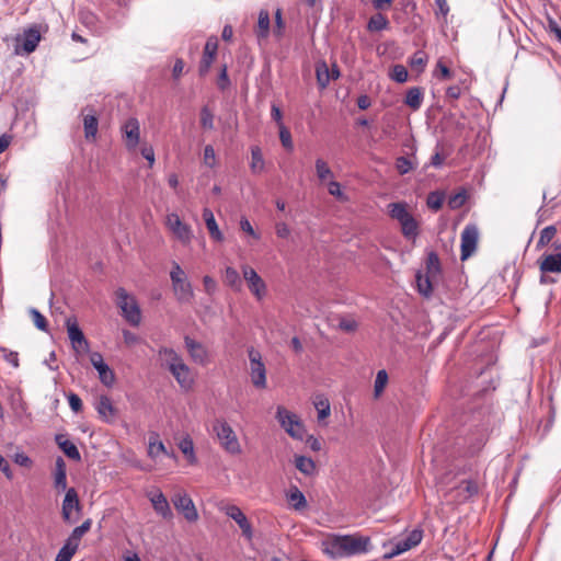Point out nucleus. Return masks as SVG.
<instances>
[{"instance_id": "8", "label": "nucleus", "mask_w": 561, "mask_h": 561, "mask_svg": "<svg viewBox=\"0 0 561 561\" xmlns=\"http://www.w3.org/2000/svg\"><path fill=\"white\" fill-rule=\"evenodd\" d=\"M65 324L73 351L78 355L88 353L90 351V344L82 330L79 328L77 319L73 317L67 318Z\"/></svg>"}, {"instance_id": "1", "label": "nucleus", "mask_w": 561, "mask_h": 561, "mask_svg": "<svg viewBox=\"0 0 561 561\" xmlns=\"http://www.w3.org/2000/svg\"><path fill=\"white\" fill-rule=\"evenodd\" d=\"M369 546V538L345 535L335 536L327 548V552L333 558H344L366 552Z\"/></svg>"}, {"instance_id": "3", "label": "nucleus", "mask_w": 561, "mask_h": 561, "mask_svg": "<svg viewBox=\"0 0 561 561\" xmlns=\"http://www.w3.org/2000/svg\"><path fill=\"white\" fill-rule=\"evenodd\" d=\"M170 278L176 300L181 304H190L194 298L193 287L191 282H188L185 272L176 262H173L172 264Z\"/></svg>"}, {"instance_id": "29", "label": "nucleus", "mask_w": 561, "mask_h": 561, "mask_svg": "<svg viewBox=\"0 0 561 561\" xmlns=\"http://www.w3.org/2000/svg\"><path fill=\"white\" fill-rule=\"evenodd\" d=\"M159 454H164L171 458H174V454H170L165 449L164 444L161 440H159L158 434L152 433L149 437L148 456L154 459L159 456Z\"/></svg>"}, {"instance_id": "7", "label": "nucleus", "mask_w": 561, "mask_h": 561, "mask_svg": "<svg viewBox=\"0 0 561 561\" xmlns=\"http://www.w3.org/2000/svg\"><path fill=\"white\" fill-rule=\"evenodd\" d=\"M276 419L289 436L296 439L304 438L305 427L295 413L286 410L283 407H278Z\"/></svg>"}, {"instance_id": "2", "label": "nucleus", "mask_w": 561, "mask_h": 561, "mask_svg": "<svg viewBox=\"0 0 561 561\" xmlns=\"http://www.w3.org/2000/svg\"><path fill=\"white\" fill-rule=\"evenodd\" d=\"M389 215L401 226V232L407 240L414 241L420 233L419 222L409 213L408 206L403 202L391 203L388 205Z\"/></svg>"}, {"instance_id": "50", "label": "nucleus", "mask_w": 561, "mask_h": 561, "mask_svg": "<svg viewBox=\"0 0 561 561\" xmlns=\"http://www.w3.org/2000/svg\"><path fill=\"white\" fill-rule=\"evenodd\" d=\"M390 77L398 83H404L408 80V70L402 65H394L392 67Z\"/></svg>"}, {"instance_id": "48", "label": "nucleus", "mask_w": 561, "mask_h": 561, "mask_svg": "<svg viewBox=\"0 0 561 561\" xmlns=\"http://www.w3.org/2000/svg\"><path fill=\"white\" fill-rule=\"evenodd\" d=\"M416 285L419 293L425 297H428L432 293V284L428 276L423 277L421 274L416 275Z\"/></svg>"}, {"instance_id": "47", "label": "nucleus", "mask_w": 561, "mask_h": 561, "mask_svg": "<svg viewBox=\"0 0 561 561\" xmlns=\"http://www.w3.org/2000/svg\"><path fill=\"white\" fill-rule=\"evenodd\" d=\"M30 314L32 317V320L34 322V325L44 332H47L48 330V323L46 318L35 308L30 309Z\"/></svg>"}, {"instance_id": "40", "label": "nucleus", "mask_w": 561, "mask_h": 561, "mask_svg": "<svg viewBox=\"0 0 561 561\" xmlns=\"http://www.w3.org/2000/svg\"><path fill=\"white\" fill-rule=\"evenodd\" d=\"M295 466L300 472L307 476L312 474L316 468L313 460L305 456H296Z\"/></svg>"}, {"instance_id": "42", "label": "nucleus", "mask_w": 561, "mask_h": 561, "mask_svg": "<svg viewBox=\"0 0 561 561\" xmlns=\"http://www.w3.org/2000/svg\"><path fill=\"white\" fill-rule=\"evenodd\" d=\"M314 408L318 412V421L321 422L331 413L330 402L327 398L320 396L314 401Z\"/></svg>"}, {"instance_id": "57", "label": "nucleus", "mask_w": 561, "mask_h": 561, "mask_svg": "<svg viewBox=\"0 0 561 561\" xmlns=\"http://www.w3.org/2000/svg\"><path fill=\"white\" fill-rule=\"evenodd\" d=\"M216 162L215 150L210 145H207L204 149V163L209 168H213Z\"/></svg>"}, {"instance_id": "21", "label": "nucleus", "mask_w": 561, "mask_h": 561, "mask_svg": "<svg viewBox=\"0 0 561 561\" xmlns=\"http://www.w3.org/2000/svg\"><path fill=\"white\" fill-rule=\"evenodd\" d=\"M80 510V502L78 499L77 491L73 488L67 490L64 502H62V518L66 522L71 520V515L73 511Z\"/></svg>"}, {"instance_id": "39", "label": "nucleus", "mask_w": 561, "mask_h": 561, "mask_svg": "<svg viewBox=\"0 0 561 561\" xmlns=\"http://www.w3.org/2000/svg\"><path fill=\"white\" fill-rule=\"evenodd\" d=\"M180 450L186 456L191 463L196 462V456L194 453V443L190 436L183 437L179 443Z\"/></svg>"}, {"instance_id": "46", "label": "nucleus", "mask_w": 561, "mask_h": 561, "mask_svg": "<svg viewBox=\"0 0 561 561\" xmlns=\"http://www.w3.org/2000/svg\"><path fill=\"white\" fill-rule=\"evenodd\" d=\"M388 383V374L385 369L377 373L374 383V397L379 398Z\"/></svg>"}, {"instance_id": "53", "label": "nucleus", "mask_w": 561, "mask_h": 561, "mask_svg": "<svg viewBox=\"0 0 561 561\" xmlns=\"http://www.w3.org/2000/svg\"><path fill=\"white\" fill-rule=\"evenodd\" d=\"M328 192L339 201H346V195L343 193L339 182L330 180L328 183Z\"/></svg>"}, {"instance_id": "56", "label": "nucleus", "mask_w": 561, "mask_h": 561, "mask_svg": "<svg viewBox=\"0 0 561 561\" xmlns=\"http://www.w3.org/2000/svg\"><path fill=\"white\" fill-rule=\"evenodd\" d=\"M217 85L221 91H225L230 85V80L227 73V67L222 66L220 73L218 76Z\"/></svg>"}, {"instance_id": "14", "label": "nucleus", "mask_w": 561, "mask_h": 561, "mask_svg": "<svg viewBox=\"0 0 561 561\" xmlns=\"http://www.w3.org/2000/svg\"><path fill=\"white\" fill-rule=\"evenodd\" d=\"M90 362L98 371L100 381L106 387H112L115 382V374L104 362L103 356L99 352H92Z\"/></svg>"}, {"instance_id": "18", "label": "nucleus", "mask_w": 561, "mask_h": 561, "mask_svg": "<svg viewBox=\"0 0 561 561\" xmlns=\"http://www.w3.org/2000/svg\"><path fill=\"white\" fill-rule=\"evenodd\" d=\"M225 513L231 519H233L238 526L241 528L242 534L245 538L251 539L253 536V530L250 522L248 520L244 513L236 505H228L225 508Z\"/></svg>"}, {"instance_id": "11", "label": "nucleus", "mask_w": 561, "mask_h": 561, "mask_svg": "<svg viewBox=\"0 0 561 561\" xmlns=\"http://www.w3.org/2000/svg\"><path fill=\"white\" fill-rule=\"evenodd\" d=\"M242 275L248 284L250 291L255 296L257 300L263 299L266 295V285L262 277L249 265L242 266Z\"/></svg>"}, {"instance_id": "20", "label": "nucleus", "mask_w": 561, "mask_h": 561, "mask_svg": "<svg viewBox=\"0 0 561 561\" xmlns=\"http://www.w3.org/2000/svg\"><path fill=\"white\" fill-rule=\"evenodd\" d=\"M148 497L157 514L161 515L165 519L172 518L173 514L171 507L169 505L167 497L161 491L149 493Z\"/></svg>"}, {"instance_id": "62", "label": "nucleus", "mask_w": 561, "mask_h": 561, "mask_svg": "<svg viewBox=\"0 0 561 561\" xmlns=\"http://www.w3.org/2000/svg\"><path fill=\"white\" fill-rule=\"evenodd\" d=\"M465 202H466V195L463 193H459L449 198L448 205L450 208L455 209V208L461 207Z\"/></svg>"}, {"instance_id": "15", "label": "nucleus", "mask_w": 561, "mask_h": 561, "mask_svg": "<svg viewBox=\"0 0 561 561\" xmlns=\"http://www.w3.org/2000/svg\"><path fill=\"white\" fill-rule=\"evenodd\" d=\"M184 344L194 363L198 365H206L209 362L208 351L201 342L185 335Z\"/></svg>"}, {"instance_id": "25", "label": "nucleus", "mask_w": 561, "mask_h": 561, "mask_svg": "<svg viewBox=\"0 0 561 561\" xmlns=\"http://www.w3.org/2000/svg\"><path fill=\"white\" fill-rule=\"evenodd\" d=\"M96 411L99 415L106 422L112 421L115 417L116 410L112 404L111 399L107 396H101L96 403Z\"/></svg>"}, {"instance_id": "60", "label": "nucleus", "mask_w": 561, "mask_h": 561, "mask_svg": "<svg viewBox=\"0 0 561 561\" xmlns=\"http://www.w3.org/2000/svg\"><path fill=\"white\" fill-rule=\"evenodd\" d=\"M439 267V260L435 253H430L427 257V272L435 274Z\"/></svg>"}, {"instance_id": "19", "label": "nucleus", "mask_w": 561, "mask_h": 561, "mask_svg": "<svg viewBox=\"0 0 561 561\" xmlns=\"http://www.w3.org/2000/svg\"><path fill=\"white\" fill-rule=\"evenodd\" d=\"M217 49H218L217 38L216 37L208 38L205 44L204 54H203V57H202V60L199 64L198 70H199L201 76H205L208 72V70L215 59V56L217 54Z\"/></svg>"}, {"instance_id": "26", "label": "nucleus", "mask_w": 561, "mask_h": 561, "mask_svg": "<svg viewBox=\"0 0 561 561\" xmlns=\"http://www.w3.org/2000/svg\"><path fill=\"white\" fill-rule=\"evenodd\" d=\"M158 354L162 360V365L169 370L184 362L183 358L170 347H160Z\"/></svg>"}, {"instance_id": "51", "label": "nucleus", "mask_w": 561, "mask_h": 561, "mask_svg": "<svg viewBox=\"0 0 561 561\" xmlns=\"http://www.w3.org/2000/svg\"><path fill=\"white\" fill-rule=\"evenodd\" d=\"M201 125L205 129L214 128V115L208 106H203L201 110Z\"/></svg>"}, {"instance_id": "44", "label": "nucleus", "mask_w": 561, "mask_h": 561, "mask_svg": "<svg viewBox=\"0 0 561 561\" xmlns=\"http://www.w3.org/2000/svg\"><path fill=\"white\" fill-rule=\"evenodd\" d=\"M90 528H91V519H87L80 526L76 527L72 530L70 537L67 540L70 541L71 543L77 545V547H78L79 541L90 530Z\"/></svg>"}, {"instance_id": "58", "label": "nucleus", "mask_w": 561, "mask_h": 561, "mask_svg": "<svg viewBox=\"0 0 561 561\" xmlns=\"http://www.w3.org/2000/svg\"><path fill=\"white\" fill-rule=\"evenodd\" d=\"M443 205V197L436 193H431L427 198V206L431 209L438 210Z\"/></svg>"}, {"instance_id": "10", "label": "nucleus", "mask_w": 561, "mask_h": 561, "mask_svg": "<svg viewBox=\"0 0 561 561\" xmlns=\"http://www.w3.org/2000/svg\"><path fill=\"white\" fill-rule=\"evenodd\" d=\"M479 230L474 225H467L461 232V261H466L470 257L478 244Z\"/></svg>"}, {"instance_id": "22", "label": "nucleus", "mask_w": 561, "mask_h": 561, "mask_svg": "<svg viewBox=\"0 0 561 561\" xmlns=\"http://www.w3.org/2000/svg\"><path fill=\"white\" fill-rule=\"evenodd\" d=\"M556 249L561 250V244L556 245ZM540 271L542 273H561V252L545 255L540 263Z\"/></svg>"}, {"instance_id": "34", "label": "nucleus", "mask_w": 561, "mask_h": 561, "mask_svg": "<svg viewBox=\"0 0 561 561\" xmlns=\"http://www.w3.org/2000/svg\"><path fill=\"white\" fill-rule=\"evenodd\" d=\"M457 490L459 495L461 496V500L466 501L472 497L473 495L478 494L479 486L474 481L465 480L460 483Z\"/></svg>"}, {"instance_id": "63", "label": "nucleus", "mask_w": 561, "mask_h": 561, "mask_svg": "<svg viewBox=\"0 0 561 561\" xmlns=\"http://www.w3.org/2000/svg\"><path fill=\"white\" fill-rule=\"evenodd\" d=\"M339 327L345 332H352L356 329L357 323L354 319L342 318L340 320Z\"/></svg>"}, {"instance_id": "27", "label": "nucleus", "mask_w": 561, "mask_h": 561, "mask_svg": "<svg viewBox=\"0 0 561 561\" xmlns=\"http://www.w3.org/2000/svg\"><path fill=\"white\" fill-rule=\"evenodd\" d=\"M41 41L39 31L32 27L24 32L22 38V48L26 54L33 53Z\"/></svg>"}, {"instance_id": "45", "label": "nucleus", "mask_w": 561, "mask_h": 561, "mask_svg": "<svg viewBox=\"0 0 561 561\" xmlns=\"http://www.w3.org/2000/svg\"><path fill=\"white\" fill-rule=\"evenodd\" d=\"M78 547L75 543H71L70 541H66V543L61 547V549L58 551L55 561H70L76 553Z\"/></svg>"}, {"instance_id": "41", "label": "nucleus", "mask_w": 561, "mask_h": 561, "mask_svg": "<svg viewBox=\"0 0 561 561\" xmlns=\"http://www.w3.org/2000/svg\"><path fill=\"white\" fill-rule=\"evenodd\" d=\"M316 75L318 84L323 89L331 81V73L325 62H319L316 67Z\"/></svg>"}, {"instance_id": "16", "label": "nucleus", "mask_w": 561, "mask_h": 561, "mask_svg": "<svg viewBox=\"0 0 561 561\" xmlns=\"http://www.w3.org/2000/svg\"><path fill=\"white\" fill-rule=\"evenodd\" d=\"M123 136L127 149L135 150L140 140V126L136 118L127 119L122 126Z\"/></svg>"}, {"instance_id": "35", "label": "nucleus", "mask_w": 561, "mask_h": 561, "mask_svg": "<svg viewBox=\"0 0 561 561\" xmlns=\"http://www.w3.org/2000/svg\"><path fill=\"white\" fill-rule=\"evenodd\" d=\"M423 101V93L420 88H411L405 95V104L413 110H419Z\"/></svg>"}, {"instance_id": "36", "label": "nucleus", "mask_w": 561, "mask_h": 561, "mask_svg": "<svg viewBox=\"0 0 561 561\" xmlns=\"http://www.w3.org/2000/svg\"><path fill=\"white\" fill-rule=\"evenodd\" d=\"M270 33V14L266 10H261L257 19L256 35L259 38H266Z\"/></svg>"}, {"instance_id": "30", "label": "nucleus", "mask_w": 561, "mask_h": 561, "mask_svg": "<svg viewBox=\"0 0 561 561\" xmlns=\"http://www.w3.org/2000/svg\"><path fill=\"white\" fill-rule=\"evenodd\" d=\"M286 496L294 510L301 511L307 507V500L296 485L290 486Z\"/></svg>"}, {"instance_id": "33", "label": "nucleus", "mask_w": 561, "mask_h": 561, "mask_svg": "<svg viewBox=\"0 0 561 561\" xmlns=\"http://www.w3.org/2000/svg\"><path fill=\"white\" fill-rule=\"evenodd\" d=\"M388 26H389V21L381 13H376V14L371 15L367 23V30L369 32H380V31L388 28Z\"/></svg>"}, {"instance_id": "64", "label": "nucleus", "mask_w": 561, "mask_h": 561, "mask_svg": "<svg viewBox=\"0 0 561 561\" xmlns=\"http://www.w3.org/2000/svg\"><path fill=\"white\" fill-rule=\"evenodd\" d=\"M240 228H241L242 231H244L245 233L250 234L254 239H259L260 238V236L254 231L252 225L250 224V221L247 218H241V220H240Z\"/></svg>"}, {"instance_id": "37", "label": "nucleus", "mask_w": 561, "mask_h": 561, "mask_svg": "<svg viewBox=\"0 0 561 561\" xmlns=\"http://www.w3.org/2000/svg\"><path fill=\"white\" fill-rule=\"evenodd\" d=\"M224 280L233 290L241 289L242 282H241L240 275L237 272V270H234L233 267H231V266L226 267Z\"/></svg>"}, {"instance_id": "54", "label": "nucleus", "mask_w": 561, "mask_h": 561, "mask_svg": "<svg viewBox=\"0 0 561 561\" xmlns=\"http://www.w3.org/2000/svg\"><path fill=\"white\" fill-rule=\"evenodd\" d=\"M279 139L282 145L286 148L291 150L293 149V140L290 131L285 127L284 124H280L279 127Z\"/></svg>"}, {"instance_id": "24", "label": "nucleus", "mask_w": 561, "mask_h": 561, "mask_svg": "<svg viewBox=\"0 0 561 561\" xmlns=\"http://www.w3.org/2000/svg\"><path fill=\"white\" fill-rule=\"evenodd\" d=\"M55 440H56L58 447L64 451V454L68 458L76 460V461H79L81 459V456H80V453H79L77 446L72 442L67 439L65 435H62V434L56 435Z\"/></svg>"}, {"instance_id": "23", "label": "nucleus", "mask_w": 561, "mask_h": 561, "mask_svg": "<svg viewBox=\"0 0 561 561\" xmlns=\"http://www.w3.org/2000/svg\"><path fill=\"white\" fill-rule=\"evenodd\" d=\"M54 486L59 491L67 489V470L66 462L61 457L56 459L54 471Z\"/></svg>"}, {"instance_id": "61", "label": "nucleus", "mask_w": 561, "mask_h": 561, "mask_svg": "<svg viewBox=\"0 0 561 561\" xmlns=\"http://www.w3.org/2000/svg\"><path fill=\"white\" fill-rule=\"evenodd\" d=\"M275 23H276V26H275L274 33L276 36L280 37L283 35V31L285 27L280 9H277L275 12Z\"/></svg>"}, {"instance_id": "4", "label": "nucleus", "mask_w": 561, "mask_h": 561, "mask_svg": "<svg viewBox=\"0 0 561 561\" xmlns=\"http://www.w3.org/2000/svg\"><path fill=\"white\" fill-rule=\"evenodd\" d=\"M213 432L215 433L220 446L231 455L241 453V445L233 428L224 420H215L213 423Z\"/></svg>"}, {"instance_id": "28", "label": "nucleus", "mask_w": 561, "mask_h": 561, "mask_svg": "<svg viewBox=\"0 0 561 561\" xmlns=\"http://www.w3.org/2000/svg\"><path fill=\"white\" fill-rule=\"evenodd\" d=\"M203 218L205 220V224H206V227L208 229L210 237L216 241H222L224 234L219 230V227L216 222L215 216L209 208H204Z\"/></svg>"}, {"instance_id": "38", "label": "nucleus", "mask_w": 561, "mask_h": 561, "mask_svg": "<svg viewBox=\"0 0 561 561\" xmlns=\"http://www.w3.org/2000/svg\"><path fill=\"white\" fill-rule=\"evenodd\" d=\"M417 165V162L415 158H408V157H398L396 160V169L397 171L403 175L415 169Z\"/></svg>"}, {"instance_id": "59", "label": "nucleus", "mask_w": 561, "mask_h": 561, "mask_svg": "<svg viewBox=\"0 0 561 561\" xmlns=\"http://www.w3.org/2000/svg\"><path fill=\"white\" fill-rule=\"evenodd\" d=\"M203 285L208 295H213L217 290V282L209 275L203 277Z\"/></svg>"}, {"instance_id": "55", "label": "nucleus", "mask_w": 561, "mask_h": 561, "mask_svg": "<svg viewBox=\"0 0 561 561\" xmlns=\"http://www.w3.org/2000/svg\"><path fill=\"white\" fill-rule=\"evenodd\" d=\"M67 399H68L71 410L75 413H79L82 410V400L80 399V397L78 394H76L73 392H69L67 394Z\"/></svg>"}, {"instance_id": "31", "label": "nucleus", "mask_w": 561, "mask_h": 561, "mask_svg": "<svg viewBox=\"0 0 561 561\" xmlns=\"http://www.w3.org/2000/svg\"><path fill=\"white\" fill-rule=\"evenodd\" d=\"M265 169V161L263 158L262 150L259 146L251 148V163L250 170L253 174H261Z\"/></svg>"}, {"instance_id": "43", "label": "nucleus", "mask_w": 561, "mask_h": 561, "mask_svg": "<svg viewBox=\"0 0 561 561\" xmlns=\"http://www.w3.org/2000/svg\"><path fill=\"white\" fill-rule=\"evenodd\" d=\"M98 118L95 115H85L83 118L84 136L87 139L95 138L98 133Z\"/></svg>"}, {"instance_id": "52", "label": "nucleus", "mask_w": 561, "mask_h": 561, "mask_svg": "<svg viewBox=\"0 0 561 561\" xmlns=\"http://www.w3.org/2000/svg\"><path fill=\"white\" fill-rule=\"evenodd\" d=\"M426 61V55L423 51H416L410 59V66L415 70L422 71Z\"/></svg>"}, {"instance_id": "49", "label": "nucleus", "mask_w": 561, "mask_h": 561, "mask_svg": "<svg viewBox=\"0 0 561 561\" xmlns=\"http://www.w3.org/2000/svg\"><path fill=\"white\" fill-rule=\"evenodd\" d=\"M557 229L554 226H548L543 228L540 232V237L538 240L537 245L538 247H545L556 236Z\"/></svg>"}, {"instance_id": "17", "label": "nucleus", "mask_w": 561, "mask_h": 561, "mask_svg": "<svg viewBox=\"0 0 561 561\" xmlns=\"http://www.w3.org/2000/svg\"><path fill=\"white\" fill-rule=\"evenodd\" d=\"M181 389L184 391H190L194 386V375L191 370V368L183 362L180 365L172 367L171 370H169Z\"/></svg>"}, {"instance_id": "12", "label": "nucleus", "mask_w": 561, "mask_h": 561, "mask_svg": "<svg viewBox=\"0 0 561 561\" xmlns=\"http://www.w3.org/2000/svg\"><path fill=\"white\" fill-rule=\"evenodd\" d=\"M422 530L414 529L405 538L398 540L392 545V549L385 553L386 559L397 557L413 547L417 546L422 540Z\"/></svg>"}, {"instance_id": "13", "label": "nucleus", "mask_w": 561, "mask_h": 561, "mask_svg": "<svg viewBox=\"0 0 561 561\" xmlns=\"http://www.w3.org/2000/svg\"><path fill=\"white\" fill-rule=\"evenodd\" d=\"M174 507L184 516L187 522H196L198 519V513L194 502L186 493H176L172 497Z\"/></svg>"}, {"instance_id": "32", "label": "nucleus", "mask_w": 561, "mask_h": 561, "mask_svg": "<svg viewBox=\"0 0 561 561\" xmlns=\"http://www.w3.org/2000/svg\"><path fill=\"white\" fill-rule=\"evenodd\" d=\"M314 168L317 176L322 183H328L330 180H333V172L323 159L318 158Z\"/></svg>"}, {"instance_id": "5", "label": "nucleus", "mask_w": 561, "mask_h": 561, "mask_svg": "<svg viewBox=\"0 0 561 561\" xmlns=\"http://www.w3.org/2000/svg\"><path fill=\"white\" fill-rule=\"evenodd\" d=\"M115 294L116 305L122 310V314L126 321L131 325H139L141 321V312L136 299L122 287H119Z\"/></svg>"}, {"instance_id": "6", "label": "nucleus", "mask_w": 561, "mask_h": 561, "mask_svg": "<svg viewBox=\"0 0 561 561\" xmlns=\"http://www.w3.org/2000/svg\"><path fill=\"white\" fill-rule=\"evenodd\" d=\"M249 374L255 388L264 389L266 387V368L262 359V354L254 347L248 348Z\"/></svg>"}, {"instance_id": "9", "label": "nucleus", "mask_w": 561, "mask_h": 561, "mask_svg": "<svg viewBox=\"0 0 561 561\" xmlns=\"http://www.w3.org/2000/svg\"><path fill=\"white\" fill-rule=\"evenodd\" d=\"M168 228L174 234V237L183 244H188L192 241L193 232L188 225L184 224L179 215L169 214L165 221Z\"/></svg>"}]
</instances>
